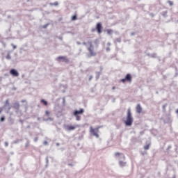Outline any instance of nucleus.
Returning a JSON list of instances; mask_svg holds the SVG:
<instances>
[{"label":"nucleus","mask_w":178,"mask_h":178,"mask_svg":"<svg viewBox=\"0 0 178 178\" xmlns=\"http://www.w3.org/2000/svg\"><path fill=\"white\" fill-rule=\"evenodd\" d=\"M43 144H44V145H48V141L44 140V141L43 142Z\"/></svg>","instance_id":"50"},{"label":"nucleus","mask_w":178,"mask_h":178,"mask_svg":"<svg viewBox=\"0 0 178 178\" xmlns=\"http://www.w3.org/2000/svg\"><path fill=\"white\" fill-rule=\"evenodd\" d=\"M50 6H58L59 3L58 1H55L54 3H49Z\"/></svg>","instance_id":"26"},{"label":"nucleus","mask_w":178,"mask_h":178,"mask_svg":"<svg viewBox=\"0 0 178 178\" xmlns=\"http://www.w3.org/2000/svg\"><path fill=\"white\" fill-rule=\"evenodd\" d=\"M40 103L43 104V105H44V106H48V102L47 100H45L44 99H40Z\"/></svg>","instance_id":"19"},{"label":"nucleus","mask_w":178,"mask_h":178,"mask_svg":"<svg viewBox=\"0 0 178 178\" xmlns=\"http://www.w3.org/2000/svg\"><path fill=\"white\" fill-rule=\"evenodd\" d=\"M147 56H149V58H151V54L147 53Z\"/></svg>","instance_id":"56"},{"label":"nucleus","mask_w":178,"mask_h":178,"mask_svg":"<svg viewBox=\"0 0 178 178\" xmlns=\"http://www.w3.org/2000/svg\"><path fill=\"white\" fill-rule=\"evenodd\" d=\"M56 60L58 62H64V63H70V60L66 56H60L56 58Z\"/></svg>","instance_id":"6"},{"label":"nucleus","mask_w":178,"mask_h":178,"mask_svg":"<svg viewBox=\"0 0 178 178\" xmlns=\"http://www.w3.org/2000/svg\"><path fill=\"white\" fill-rule=\"evenodd\" d=\"M100 70L99 72H95V74H96V76H95V79H96V81H98L99 80V76H101V74H102V71L104 70V67H102V66H101L99 67Z\"/></svg>","instance_id":"11"},{"label":"nucleus","mask_w":178,"mask_h":178,"mask_svg":"<svg viewBox=\"0 0 178 178\" xmlns=\"http://www.w3.org/2000/svg\"><path fill=\"white\" fill-rule=\"evenodd\" d=\"M112 90H116V87L113 86V87H112Z\"/></svg>","instance_id":"60"},{"label":"nucleus","mask_w":178,"mask_h":178,"mask_svg":"<svg viewBox=\"0 0 178 178\" xmlns=\"http://www.w3.org/2000/svg\"><path fill=\"white\" fill-rule=\"evenodd\" d=\"M116 42H122V38H118L115 39Z\"/></svg>","instance_id":"35"},{"label":"nucleus","mask_w":178,"mask_h":178,"mask_svg":"<svg viewBox=\"0 0 178 178\" xmlns=\"http://www.w3.org/2000/svg\"><path fill=\"white\" fill-rule=\"evenodd\" d=\"M167 107H168V103H165L162 106V112H163V113H166V108Z\"/></svg>","instance_id":"17"},{"label":"nucleus","mask_w":178,"mask_h":178,"mask_svg":"<svg viewBox=\"0 0 178 178\" xmlns=\"http://www.w3.org/2000/svg\"><path fill=\"white\" fill-rule=\"evenodd\" d=\"M82 44H83V45H87V42H83Z\"/></svg>","instance_id":"58"},{"label":"nucleus","mask_w":178,"mask_h":178,"mask_svg":"<svg viewBox=\"0 0 178 178\" xmlns=\"http://www.w3.org/2000/svg\"><path fill=\"white\" fill-rule=\"evenodd\" d=\"M10 74L13 76V77H19V71L15 68H12L10 70Z\"/></svg>","instance_id":"10"},{"label":"nucleus","mask_w":178,"mask_h":178,"mask_svg":"<svg viewBox=\"0 0 178 178\" xmlns=\"http://www.w3.org/2000/svg\"><path fill=\"white\" fill-rule=\"evenodd\" d=\"M99 131V128H92L90 127V133L92 136L94 137H96V138H99V134H98V132Z\"/></svg>","instance_id":"7"},{"label":"nucleus","mask_w":178,"mask_h":178,"mask_svg":"<svg viewBox=\"0 0 178 178\" xmlns=\"http://www.w3.org/2000/svg\"><path fill=\"white\" fill-rule=\"evenodd\" d=\"M4 145H5V147H8L9 143L5 142V143H4Z\"/></svg>","instance_id":"51"},{"label":"nucleus","mask_w":178,"mask_h":178,"mask_svg":"<svg viewBox=\"0 0 178 178\" xmlns=\"http://www.w3.org/2000/svg\"><path fill=\"white\" fill-rule=\"evenodd\" d=\"M126 81H127V83H131V81H133V76H131V74L130 73L127 74L124 78L121 79L119 82L123 83L124 84Z\"/></svg>","instance_id":"4"},{"label":"nucleus","mask_w":178,"mask_h":178,"mask_svg":"<svg viewBox=\"0 0 178 178\" xmlns=\"http://www.w3.org/2000/svg\"><path fill=\"white\" fill-rule=\"evenodd\" d=\"M139 8H143V12H145V10H144V5H143V4L139 5Z\"/></svg>","instance_id":"45"},{"label":"nucleus","mask_w":178,"mask_h":178,"mask_svg":"<svg viewBox=\"0 0 178 178\" xmlns=\"http://www.w3.org/2000/svg\"><path fill=\"white\" fill-rule=\"evenodd\" d=\"M118 165H119V166H120V168H124V166H126V165H127V162H126L124 161H119Z\"/></svg>","instance_id":"15"},{"label":"nucleus","mask_w":178,"mask_h":178,"mask_svg":"<svg viewBox=\"0 0 178 178\" xmlns=\"http://www.w3.org/2000/svg\"><path fill=\"white\" fill-rule=\"evenodd\" d=\"M147 13H148V15H149V16H151V17H155V15L152 13H149V12H147Z\"/></svg>","instance_id":"36"},{"label":"nucleus","mask_w":178,"mask_h":178,"mask_svg":"<svg viewBox=\"0 0 178 178\" xmlns=\"http://www.w3.org/2000/svg\"><path fill=\"white\" fill-rule=\"evenodd\" d=\"M84 113V108H80L79 110H74L73 111V115H79Z\"/></svg>","instance_id":"12"},{"label":"nucleus","mask_w":178,"mask_h":178,"mask_svg":"<svg viewBox=\"0 0 178 178\" xmlns=\"http://www.w3.org/2000/svg\"><path fill=\"white\" fill-rule=\"evenodd\" d=\"M177 149H178V148H175V152L177 154Z\"/></svg>","instance_id":"63"},{"label":"nucleus","mask_w":178,"mask_h":178,"mask_svg":"<svg viewBox=\"0 0 178 178\" xmlns=\"http://www.w3.org/2000/svg\"><path fill=\"white\" fill-rule=\"evenodd\" d=\"M13 143H14V144H19V143H20V140L17 139V140H14Z\"/></svg>","instance_id":"38"},{"label":"nucleus","mask_w":178,"mask_h":178,"mask_svg":"<svg viewBox=\"0 0 178 178\" xmlns=\"http://www.w3.org/2000/svg\"><path fill=\"white\" fill-rule=\"evenodd\" d=\"M73 116H75L76 120H77V121H79V120H81V117L80 115H73Z\"/></svg>","instance_id":"32"},{"label":"nucleus","mask_w":178,"mask_h":178,"mask_svg":"<svg viewBox=\"0 0 178 178\" xmlns=\"http://www.w3.org/2000/svg\"><path fill=\"white\" fill-rule=\"evenodd\" d=\"M15 113L17 115L19 118H20L22 115V110H20V108L15 110Z\"/></svg>","instance_id":"18"},{"label":"nucleus","mask_w":178,"mask_h":178,"mask_svg":"<svg viewBox=\"0 0 178 178\" xmlns=\"http://www.w3.org/2000/svg\"><path fill=\"white\" fill-rule=\"evenodd\" d=\"M6 59H7L8 60H10V59H12V57L10 56V52L8 51L6 56Z\"/></svg>","instance_id":"25"},{"label":"nucleus","mask_w":178,"mask_h":178,"mask_svg":"<svg viewBox=\"0 0 178 178\" xmlns=\"http://www.w3.org/2000/svg\"><path fill=\"white\" fill-rule=\"evenodd\" d=\"M45 161H46L45 168H48V166H49V160L48 159V156H46Z\"/></svg>","instance_id":"27"},{"label":"nucleus","mask_w":178,"mask_h":178,"mask_svg":"<svg viewBox=\"0 0 178 178\" xmlns=\"http://www.w3.org/2000/svg\"><path fill=\"white\" fill-rule=\"evenodd\" d=\"M168 3H169L170 6H173V1H168Z\"/></svg>","instance_id":"39"},{"label":"nucleus","mask_w":178,"mask_h":178,"mask_svg":"<svg viewBox=\"0 0 178 178\" xmlns=\"http://www.w3.org/2000/svg\"><path fill=\"white\" fill-rule=\"evenodd\" d=\"M11 45L13 46V49H16V48H17V46L15 45L13 43H12Z\"/></svg>","instance_id":"42"},{"label":"nucleus","mask_w":178,"mask_h":178,"mask_svg":"<svg viewBox=\"0 0 178 178\" xmlns=\"http://www.w3.org/2000/svg\"><path fill=\"white\" fill-rule=\"evenodd\" d=\"M161 120H163V123L165 124L168 123H172V118H170V113L166 114L165 118H161Z\"/></svg>","instance_id":"9"},{"label":"nucleus","mask_w":178,"mask_h":178,"mask_svg":"<svg viewBox=\"0 0 178 178\" xmlns=\"http://www.w3.org/2000/svg\"><path fill=\"white\" fill-rule=\"evenodd\" d=\"M176 113L178 115V108L176 110Z\"/></svg>","instance_id":"64"},{"label":"nucleus","mask_w":178,"mask_h":178,"mask_svg":"<svg viewBox=\"0 0 178 178\" xmlns=\"http://www.w3.org/2000/svg\"><path fill=\"white\" fill-rule=\"evenodd\" d=\"M58 40H60V41H63V37L59 36Z\"/></svg>","instance_id":"52"},{"label":"nucleus","mask_w":178,"mask_h":178,"mask_svg":"<svg viewBox=\"0 0 178 178\" xmlns=\"http://www.w3.org/2000/svg\"><path fill=\"white\" fill-rule=\"evenodd\" d=\"M51 24V23H47L46 24L42 26V29H47V27H48V26H49Z\"/></svg>","instance_id":"33"},{"label":"nucleus","mask_w":178,"mask_h":178,"mask_svg":"<svg viewBox=\"0 0 178 178\" xmlns=\"http://www.w3.org/2000/svg\"><path fill=\"white\" fill-rule=\"evenodd\" d=\"M68 166H73V164H72V163H68Z\"/></svg>","instance_id":"61"},{"label":"nucleus","mask_w":178,"mask_h":178,"mask_svg":"<svg viewBox=\"0 0 178 178\" xmlns=\"http://www.w3.org/2000/svg\"><path fill=\"white\" fill-rule=\"evenodd\" d=\"M161 16H163V17L166 18L168 17V10L165 11H163L161 13Z\"/></svg>","instance_id":"20"},{"label":"nucleus","mask_w":178,"mask_h":178,"mask_svg":"<svg viewBox=\"0 0 178 178\" xmlns=\"http://www.w3.org/2000/svg\"><path fill=\"white\" fill-rule=\"evenodd\" d=\"M76 20H77V15H72V17H71V21L72 22H74V21H76Z\"/></svg>","instance_id":"24"},{"label":"nucleus","mask_w":178,"mask_h":178,"mask_svg":"<svg viewBox=\"0 0 178 178\" xmlns=\"http://www.w3.org/2000/svg\"><path fill=\"white\" fill-rule=\"evenodd\" d=\"M94 44L95 45H96V47H98L99 45V39H95L94 41Z\"/></svg>","instance_id":"28"},{"label":"nucleus","mask_w":178,"mask_h":178,"mask_svg":"<svg viewBox=\"0 0 178 178\" xmlns=\"http://www.w3.org/2000/svg\"><path fill=\"white\" fill-rule=\"evenodd\" d=\"M74 127H80L79 124H76V126H74Z\"/></svg>","instance_id":"62"},{"label":"nucleus","mask_w":178,"mask_h":178,"mask_svg":"<svg viewBox=\"0 0 178 178\" xmlns=\"http://www.w3.org/2000/svg\"><path fill=\"white\" fill-rule=\"evenodd\" d=\"M107 45H108V47H110L111 42H107Z\"/></svg>","instance_id":"59"},{"label":"nucleus","mask_w":178,"mask_h":178,"mask_svg":"<svg viewBox=\"0 0 178 178\" xmlns=\"http://www.w3.org/2000/svg\"><path fill=\"white\" fill-rule=\"evenodd\" d=\"M156 59H158L159 62H161V56H157Z\"/></svg>","instance_id":"54"},{"label":"nucleus","mask_w":178,"mask_h":178,"mask_svg":"<svg viewBox=\"0 0 178 178\" xmlns=\"http://www.w3.org/2000/svg\"><path fill=\"white\" fill-rule=\"evenodd\" d=\"M65 129L68 131H72V130H76V127H74V125L67 124L65 126Z\"/></svg>","instance_id":"13"},{"label":"nucleus","mask_w":178,"mask_h":178,"mask_svg":"<svg viewBox=\"0 0 178 178\" xmlns=\"http://www.w3.org/2000/svg\"><path fill=\"white\" fill-rule=\"evenodd\" d=\"M77 45H81V42L80 41L76 42Z\"/></svg>","instance_id":"55"},{"label":"nucleus","mask_w":178,"mask_h":178,"mask_svg":"<svg viewBox=\"0 0 178 178\" xmlns=\"http://www.w3.org/2000/svg\"><path fill=\"white\" fill-rule=\"evenodd\" d=\"M8 122L10 123V124H13V123H15V120L12 118V117H9Z\"/></svg>","instance_id":"29"},{"label":"nucleus","mask_w":178,"mask_h":178,"mask_svg":"<svg viewBox=\"0 0 178 178\" xmlns=\"http://www.w3.org/2000/svg\"><path fill=\"white\" fill-rule=\"evenodd\" d=\"M4 76H5L6 77H9V74H4Z\"/></svg>","instance_id":"57"},{"label":"nucleus","mask_w":178,"mask_h":178,"mask_svg":"<svg viewBox=\"0 0 178 178\" xmlns=\"http://www.w3.org/2000/svg\"><path fill=\"white\" fill-rule=\"evenodd\" d=\"M172 148V145H168V148L166 149V152H169V149Z\"/></svg>","instance_id":"41"},{"label":"nucleus","mask_w":178,"mask_h":178,"mask_svg":"<svg viewBox=\"0 0 178 178\" xmlns=\"http://www.w3.org/2000/svg\"><path fill=\"white\" fill-rule=\"evenodd\" d=\"M12 108V105H10V103L9 102V99H7L3 105V108L6 110V113H9Z\"/></svg>","instance_id":"5"},{"label":"nucleus","mask_w":178,"mask_h":178,"mask_svg":"<svg viewBox=\"0 0 178 178\" xmlns=\"http://www.w3.org/2000/svg\"><path fill=\"white\" fill-rule=\"evenodd\" d=\"M115 156L118 159V161H126V156H124V154L123 153L115 152Z\"/></svg>","instance_id":"8"},{"label":"nucleus","mask_w":178,"mask_h":178,"mask_svg":"<svg viewBox=\"0 0 178 178\" xmlns=\"http://www.w3.org/2000/svg\"><path fill=\"white\" fill-rule=\"evenodd\" d=\"M106 52H109V51H111V47H107L106 48Z\"/></svg>","instance_id":"44"},{"label":"nucleus","mask_w":178,"mask_h":178,"mask_svg":"<svg viewBox=\"0 0 178 178\" xmlns=\"http://www.w3.org/2000/svg\"><path fill=\"white\" fill-rule=\"evenodd\" d=\"M50 114H51V113L49 112V111H45L46 116H49Z\"/></svg>","instance_id":"40"},{"label":"nucleus","mask_w":178,"mask_h":178,"mask_svg":"<svg viewBox=\"0 0 178 178\" xmlns=\"http://www.w3.org/2000/svg\"><path fill=\"white\" fill-rule=\"evenodd\" d=\"M5 120H6V118L5 117V115H2L0 118V123H3V122H5Z\"/></svg>","instance_id":"23"},{"label":"nucleus","mask_w":178,"mask_h":178,"mask_svg":"<svg viewBox=\"0 0 178 178\" xmlns=\"http://www.w3.org/2000/svg\"><path fill=\"white\" fill-rule=\"evenodd\" d=\"M133 35H136V32L131 33V37H133Z\"/></svg>","instance_id":"53"},{"label":"nucleus","mask_w":178,"mask_h":178,"mask_svg":"<svg viewBox=\"0 0 178 178\" xmlns=\"http://www.w3.org/2000/svg\"><path fill=\"white\" fill-rule=\"evenodd\" d=\"M94 76H92V75H90V76H89V79H88V81H91V80H92V78H93Z\"/></svg>","instance_id":"46"},{"label":"nucleus","mask_w":178,"mask_h":178,"mask_svg":"<svg viewBox=\"0 0 178 178\" xmlns=\"http://www.w3.org/2000/svg\"><path fill=\"white\" fill-rule=\"evenodd\" d=\"M14 109H20V104H19V102H15L12 106Z\"/></svg>","instance_id":"16"},{"label":"nucleus","mask_w":178,"mask_h":178,"mask_svg":"<svg viewBox=\"0 0 178 178\" xmlns=\"http://www.w3.org/2000/svg\"><path fill=\"white\" fill-rule=\"evenodd\" d=\"M43 120L44 122H54V118H51V117H49L47 118H43Z\"/></svg>","instance_id":"22"},{"label":"nucleus","mask_w":178,"mask_h":178,"mask_svg":"<svg viewBox=\"0 0 178 178\" xmlns=\"http://www.w3.org/2000/svg\"><path fill=\"white\" fill-rule=\"evenodd\" d=\"M143 112V107H141V104H138L136 106V113H141Z\"/></svg>","instance_id":"14"},{"label":"nucleus","mask_w":178,"mask_h":178,"mask_svg":"<svg viewBox=\"0 0 178 178\" xmlns=\"http://www.w3.org/2000/svg\"><path fill=\"white\" fill-rule=\"evenodd\" d=\"M104 27L102 26V23L97 22L96 24L95 28H92L91 29V33H94L95 31H97V34H101L102 33Z\"/></svg>","instance_id":"3"},{"label":"nucleus","mask_w":178,"mask_h":178,"mask_svg":"<svg viewBox=\"0 0 178 178\" xmlns=\"http://www.w3.org/2000/svg\"><path fill=\"white\" fill-rule=\"evenodd\" d=\"M30 144V143L29 141H27L25 144V147L26 148H27V147H29V145Z\"/></svg>","instance_id":"48"},{"label":"nucleus","mask_w":178,"mask_h":178,"mask_svg":"<svg viewBox=\"0 0 178 178\" xmlns=\"http://www.w3.org/2000/svg\"><path fill=\"white\" fill-rule=\"evenodd\" d=\"M55 112H56V113L60 114V113H62V109L58 110V108H56Z\"/></svg>","instance_id":"34"},{"label":"nucleus","mask_w":178,"mask_h":178,"mask_svg":"<svg viewBox=\"0 0 178 178\" xmlns=\"http://www.w3.org/2000/svg\"><path fill=\"white\" fill-rule=\"evenodd\" d=\"M106 31H107V34H108V35H112V33H113V30L112 29H107L106 30Z\"/></svg>","instance_id":"30"},{"label":"nucleus","mask_w":178,"mask_h":178,"mask_svg":"<svg viewBox=\"0 0 178 178\" xmlns=\"http://www.w3.org/2000/svg\"><path fill=\"white\" fill-rule=\"evenodd\" d=\"M3 111V106L0 107V115L2 113Z\"/></svg>","instance_id":"47"},{"label":"nucleus","mask_w":178,"mask_h":178,"mask_svg":"<svg viewBox=\"0 0 178 178\" xmlns=\"http://www.w3.org/2000/svg\"><path fill=\"white\" fill-rule=\"evenodd\" d=\"M122 121L125 125V127H131V126H133V122H134V119L133 118L131 108L127 109V117L126 118H123Z\"/></svg>","instance_id":"1"},{"label":"nucleus","mask_w":178,"mask_h":178,"mask_svg":"<svg viewBox=\"0 0 178 178\" xmlns=\"http://www.w3.org/2000/svg\"><path fill=\"white\" fill-rule=\"evenodd\" d=\"M19 122L21 124H23V123H24V120H19Z\"/></svg>","instance_id":"49"},{"label":"nucleus","mask_w":178,"mask_h":178,"mask_svg":"<svg viewBox=\"0 0 178 178\" xmlns=\"http://www.w3.org/2000/svg\"><path fill=\"white\" fill-rule=\"evenodd\" d=\"M33 141L35 143H37L38 141V137H35L34 139H33Z\"/></svg>","instance_id":"43"},{"label":"nucleus","mask_w":178,"mask_h":178,"mask_svg":"<svg viewBox=\"0 0 178 178\" xmlns=\"http://www.w3.org/2000/svg\"><path fill=\"white\" fill-rule=\"evenodd\" d=\"M83 138H84V135L81 134V136H79L78 140H83Z\"/></svg>","instance_id":"37"},{"label":"nucleus","mask_w":178,"mask_h":178,"mask_svg":"<svg viewBox=\"0 0 178 178\" xmlns=\"http://www.w3.org/2000/svg\"><path fill=\"white\" fill-rule=\"evenodd\" d=\"M151 145V143H148V142H146V145L144 146V149L145 151H147V149H149V146Z\"/></svg>","instance_id":"21"},{"label":"nucleus","mask_w":178,"mask_h":178,"mask_svg":"<svg viewBox=\"0 0 178 178\" xmlns=\"http://www.w3.org/2000/svg\"><path fill=\"white\" fill-rule=\"evenodd\" d=\"M157 57H158V54L156 53H153V54H151L150 58H156Z\"/></svg>","instance_id":"31"},{"label":"nucleus","mask_w":178,"mask_h":178,"mask_svg":"<svg viewBox=\"0 0 178 178\" xmlns=\"http://www.w3.org/2000/svg\"><path fill=\"white\" fill-rule=\"evenodd\" d=\"M88 44H89L90 47L88 48L89 54L87 55V58H92V56H97V52L94 51V46L92 45V42L88 41Z\"/></svg>","instance_id":"2"}]
</instances>
